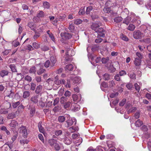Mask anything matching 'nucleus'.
Returning a JSON list of instances; mask_svg holds the SVG:
<instances>
[{"instance_id":"nucleus-61","label":"nucleus","mask_w":151,"mask_h":151,"mask_svg":"<svg viewBox=\"0 0 151 151\" xmlns=\"http://www.w3.org/2000/svg\"><path fill=\"white\" fill-rule=\"evenodd\" d=\"M146 29L145 30V32H150V30L151 29V26L149 25H147L146 26Z\"/></svg>"},{"instance_id":"nucleus-42","label":"nucleus","mask_w":151,"mask_h":151,"mask_svg":"<svg viewBox=\"0 0 151 151\" xmlns=\"http://www.w3.org/2000/svg\"><path fill=\"white\" fill-rule=\"evenodd\" d=\"M35 107L32 108L30 111V116H33L35 114Z\"/></svg>"},{"instance_id":"nucleus-49","label":"nucleus","mask_w":151,"mask_h":151,"mask_svg":"<svg viewBox=\"0 0 151 151\" xmlns=\"http://www.w3.org/2000/svg\"><path fill=\"white\" fill-rule=\"evenodd\" d=\"M62 130H58L55 132V134L57 136H59L62 134Z\"/></svg>"},{"instance_id":"nucleus-57","label":"nucleus","mask_w":151,"mask_h":151,"mask_svg":"<svg viewBox=\"0 0 151 151\" xmlns=\"http://www.w3.org/2000/svg\"><path fill=\"white\" fill-rule=\"evenodd\" d=\"M118 95V92H116L115 93H112L110 95V96L111 98H113L117 96Z\"/></svg>"},{"instance_id":"nucleus-38","label":"nucleus","mask_w":151,"mask_h":151,"mask_svg":"<svg viewBox=\"0 0 151 151\" xmlns=\"http://www.w3.org/2000/svg\"><path fill=\"white\" fill-rule=\"evenodd\" d=\"M73 106H74V108H73L72 107V109L74 111H77L79 110L80 109V106L78 105V104H74L73 105Z\"/></svg>"},{"instance_id":"nucleus-62","label":"nucleus","mask_w":151,"mask_h":151,"mask_svg":"<svg viewBox=\"0 0 151 151\" xmlns=\"http://www.w3.org/2000/svg\"><path fill=\"white\" fill-rule=\"evenodd\" d=\"M112 3L110 1H107L105 3V5L106 6H109L110 7L112 6Z\"/></svg>"},{"instance_id":"nucleus-53","label":"nucleus","mask_w":151,"mask_h":151,"mask_svg":"<svg viewBox=\"0 0 151 151\" xmlns=\"http://www.w3.org/2000/svg\"><path fill=\"white\" fill-rule=\"evenodd\" d=\"M126 99H124L121 101L119 103V105L120 106H123L126 103Z\"/></svg>"},{"instance_id":"nucleus-8","label":"nucleus","mask_w":151,"mask_h":151,"mask_svg":"<svg viewBox=\"0 0 151 151\" xmlns=\"http://www.w3.org/2000/svg\"><path fill=\"white\" fill-rule=\"evenodd\" d=\"M75 122V124H76V121L75 119H70V118L66 121L67 125V127H68L72 125Z\"/></svg>"},{"instance_id":"nucleus-3","label":"nucleus","mask_w":151,"mask_h":151,"mask_svg":"<svg viewBox=\"0 0 151 151\" xmlns=\"http://www.w3.org/2000/svg\"><path fill=\"white\" fill-rule=\"evenodd\" d=\"M19 132L22 134L23 137L26 138L27 137V133L26 127L23 126H21L20 128Z\"/></svg>"},{"instance_id":"nucleus-10","label":"nucleus","mask_w":151,"mask_h":151,"mask_svg":"<svg viewBox=\"0 0 151 151\" xmlns=\"http://www.w3.org/2000/svg\"><path fill=\"white\" fill-rule=\"evenodd\" d=\"M72 97L74 101H78L81 99V95L79 94L78 95L73 94L72 96Z\"/></svg>"},{"instance_id":"nucleus-44","label":"nucleus","mask_w":151,"mask_h":151,"mask_svg":"<svg viewBox=\"0 0 151 151\" xmlns=\"http://www.w3.org/2000/svg\"><path fill=\"white\" fill-rule=\"evenodd\" d=\"M8 113V111L7 109H0V113L1 114H5Z\"/></svg>"},{"instance_id":"nucleus-40","label":"nucleus","mask_w":151,"mask_h":151,"mask_svg":"<svg viewBox=\"0 0 151 151\" xmlns=\"http://www.w3.org/2000/svg\"><path fill=\"white\" fill-rule=\"evenodd\" d=\"M9 67L13 72H15L17 71L16 67L14 65H10Z\"/></svg>"},{"instance_id":"nucleus-6","label":"nucleus","mask_w":151,"mask_h":151,"mask_svg":"<svg viewBox=\"0 0 151 151\" xmlns=\"http://www.w3.org/2000/svg\"><path fill=\"white\" fill-rule=\"evenodd\" d=\"M70 78L71 80L73 81L72 84L73 83V84H78L81 82V78L79 77L75 76L73 77L72 76H71Z\"/></svg>"},{"instance_id":"nucleus-23","label":"nucleus","mask_w":151,"mask_h":151,"mask_svg":"<svg viewBox=\"0 0 151 151\" xmlns=\"http://www.w3.org/2000/svg\"><path fill=\"white\" fill-rule=\"evenodd\" d=\"M111 76L107 73H105L103 75V78L105 81H108L110 79Z\"/></svg>"},{"instance_id":"nucleus-15","label":"nucleus","mask_w":151,"mask_h":151,"mask_svg":"<svg viewBox=\"0 0 151 151\" xmlns=\"http://www.w3.org/2000/svg\"><path fill=\"white\" fill-rule=\"evenodd\" d=\"M143 122L140 119H139L136 121L135 123V126L136 127H139L143 124Z\"/></svg>"},{"instance_id":"nucleus-9","label":"nucleus","mask_w":151,"mask_h":151,"mask_svg":"<svg viewBox=\"0 0 151 151\" xmlns=\"http://www.w3.org/2000/svg\"><path fill=\"white\" fill-rule=\"evenodd\" d=\"M38 95H36L32 96L30 98V101L34 104H37L38 101Z\"/></svg>"},{"instance_id":"nucleus-4","label":"nucleus","mask_w":151,"mask_h":151,"mask_svg":"<svg viewBox=\"0 0 151 151\" xmlns=\"http://www.w3.org/2000/svg\"><path fill=\"white\" fill-rule=\"evenodd\" d=\"M60 35L62 38L65 40L70 39L72 37V35L71 34L65 32L61 33Z\"/></svg>"},{"instance_id":"nucleus-51","label":"nucleus","mask_w":151,"mask_h":151,"mask_svg":"<svg viewBox=\"0 0 151 151\" xmlns=\"http://www.w3.org/2000/svg\"><path fill=\"white\" fill-rule=\"evenodd\" d=\"M43 6L45 8L48 9L50 7L49 3L47 2H44L43 3Z\"/></svg>"},{"instance_id":"nucleus-18","label":"nucleus","mask_w":151,"mask_h":151,"mask_svg":"<svg viewBox=\"0 0 151 151\" xmlns=\"http://www.w3.org/2000/svg\"><path fill=\"white\" fill-rule=\"evenodd\" d=\"M8 72L7 70H2L0 73V75L1 76L3 77L4 76L8 75Z\"/></svg>"},{"instance_id":"nucleus-19","label":"nucleus","mask_w":151,"mask_h":151,"mask_svg":"<svg viewBox=\"0 0 151 151\" xmlns=\"http://www.w3.org/2000/svg\"><path fill=\"white\" fill-rule=\"evenodd\" d=\"M45 15L44 12L42 11H40L37 14V16L38 18H42Z\"/></svg>"},{"instance_id":"nucleus-30","label":"nucleus","mask_w":151,"mask_h":151,"mask_svg":"<svg viewBox=\"0 0 151 151\" xmlns=\"http://www.w3.org/2000/svg\"><path fill=\"white\" fill-rule=\"evenodd\" d=\"M57 85H60L62 83H63V84H65V81L63 79H62V80H58L56 81H55L54 82Z\"/></svg>"},{"instance_id":"nucleus-22","label":"nucleus","mask_w":151,"mask_h":151,"mask_svg":"<svg viewBox=\"0 0 151 151\" xmlns=\"http://www.w3.org/2000/svg\"><path fill=\"white\" fill-rule=\"evenodd\" d=\"M18 125V124L17 122V121L14 120L12 121L9 124L10 127H15L16 126H17Z\"/></svg>"},{"instance_id":"nucleus-21","label":"nucleus","mask_w":151,"mask_h":151,"mask_svg":"<svg viewBox=\"0 0 151 151\" xmlns=\"http://www.w3.org/2000/svg\"><path fill=\"white\" fill-rule=\"evenodd\" d=\"M114 20L116 23H119L122 20V18L121 17H115Z\"/></svg>"},{"instance_id":"nucleus-24","label":"nucleus","mask_w":151,"mask_h":151,"mask_svg":"<svg viewBox=\"0 0 151 151\" xmlns=\"http://www.w3.org/2000/svg\"><path fill=\"white\" fill-rule=\"evenodd\" d=\"M30 95V93L29 91H25L24 92L23 97L24 98H26L29 97Z\"/></svg>"},{"instance_id":"nucleus-59","label":"nucleus","mask_w":151,"mask_h":151,"mask_svg":"<svg viewBox=\"0 0 151 151\" xmlns=\"http://www.w3.org/2000/svg\"><path fill=\"white\" fill-rule=\"evenodd\" d=\"M136 55L137 57L138 58V59H140L141 60H142L143 58L142 55L139 52H137L136 53Z\"/></svg>"},{"instance_id":"nucleus-11","label":"nucleus","mask_w":151,"mask_h":151,"mask_svg":"<svg viewBox=\"0 0 151 151\" xmlns=\"http://www.w3.org/2000/svg\"><path fill=\"white\" fill-rule=\"evenodd\" d=\"M141 60L138 59V58L135 57L134 62V64L135 66H138L141 65Z\"/></svg>"},{"instance_id":"nucleus-36","label":"nucleus","mask_w":151,"mask_h":151,"mask_svg":"<svg viewBox=\"0 0 151 151\" xmlns=\"http://www.w3.org/2000/svg\"><path fill=\"white\" fill-rule=\"evenodd\" d=\"M2 148L3 151H8L9 149V146L7 145V144H6V143H5L3 146Z\"/></svg>"},{"instance_id":"nucleus-46","label":"nucleus","mask_w":151,"mask_h":151,"mask_svg":"<svg viewBox=\"0 0 151 151\" xmlns=\"http://www.w3.org/2000/svg\"><path fill=\"white\" fill-rule=\"evenodd\" d=\"M128 75L131 79H136V75L134 73H132L130 74L129 73Z\"/></svg>"},{"instance_id":"nucleus-7","label":"nucleus","mask_w":151,"mask_h":151,"mask_svg":"<svg viewBox=\"0 0 151 151\" xmlns=\"http://www.w3.org/2000/svg\"><path fill=\"white\" fill-rule=\"evenodd\" d=\"M102 25V24L101 22H99L97 23H94L91 26L92 29L94 31H97V29H99V27Z\"/></svg>"},{"instance_id":"nucleus-64","label":"nucleus","mask_w":151,"mask_h":151,"mask_svg":"<svg viewBox=\"0 0 151 151\" xmlns=\"http://www.w3.org/2000/svg\"><path fill=\"white\" fill-rule=\"evenodd\" d=\"M134 86L135 87V89L138 92H139L140 89V87L139 85H138L137 83L134 84Z\"/></svg>"},{"instance_id":"nucleus-60","label":"nucleus","mask_w":151,"mask_h":151,"mask_svg":"<svg viewBox=\"0 0 151 151\" xmlns=\"http://www.w3.org/2000/svg\"><path fill=\"white\" fill-rule=\"evenodd\" d=\"M136 110V108L135 107H132L130 108L128 111V113L135 111Z\"/></svg>"},{"instance_id":"nucleus-26","label":"nucleus","mask_w":151,"mask_h":151,"mask_svg":"<svg viewBox=\"0 0 151 151\" xmlns=\"http://www.w3.org/2000/svg\"><path fill=\"white\" fill-rule=\"evenodd\" d=\"M70 49L68 48V49H67L66 50V54L67 55H70L71 56H72L74 55V54H75V52H74V51L73 50H71V51L72 52V54H70L69 52V51H70Z\"/></svg>"},{"instance_id":"nucleus-39","label":"nucleus","mask_w":151,"mask_h":151,"mask_svg":"<svg viewBox=\"0 0 151 151\" xmlns=\"http://www.w3.org/2000/svg\"><path fill=\"white\" fill-rule=\"evenodd\" d=\"M93 11V8L91 6L88 7L86 9V13L87 14H89L90 12Z\"/></svg>"},{"instance_id":"nucleus-28","label":"nucleus","mask_w":151,"mask_h":151,"mask_svg":"<svg viewBox=\"0 0 151 151\" xmlns=\"http://www.w3.org/2000/svg\"><path fill=\"white\" fill-rule=\"evenodd\" d=\"M77 145H72L70 148L72 151H78V150Z\"/></svg>"},{"instance_id":"nucleus-31","label":"nucleus","mask_w":151,"mask_h":151,"mask_svg":"<svg viewBox=\"0 0 151 151\" xmlns=\"http://www.w3.org/2000/svg\"><path fill=\"white\" fill-rule=\"evenodd\" d=\"M135 28V26L134 25L132 24H130L127 28V29L131 31H133Z\"/></svg>"},{"instance_id":"nucleus-50","label":"nucleus","mask_w":151,"mask_h":151,"mask_svg":"<svg viewBox=\"0 0 151 151\" xmlns=\"http://www.w3.org/2000/svg\"><path fill=\"white\" fill-rule=\"evenodd\" d=\"M53 146L54 147L55 150H59L60 149V147L59 145L57 143V142L56 143L54 144Z\"/></svg>"},{"instance_id":"nucleus-27","label":"nucleus","mask_w":151,"mask_h":151,"mask_svg":"<svg viewBox=\"0 0 151 151\" xmlns=\"http://www.w3.org/2000/svg\"><path fill=\"white\" fill-rule=\"evenodd\" d=\"M28 26L32 30H35L36 28L34 26V24L33 23L29 22L28 23Z\"/></svg>"},{"instance_id":"nucleus-32","label":"nucleus","mask_w":151,"mask_h":151,"mask_svg":"<svg viewBox=\"0 0 151 151\" xmlns=\"http://www.w3.org/2000/svg\"><path fill=\"white\" fill-rule=\"evenodd\" d=\"M67 98L64 96H63L60 99V102L62 104H65V102L67 101Z\"/></svg>"},{"instance_id":"nucleus-45","label":"nucleus","mask_w":151,"mask_h":151,"mask_svg":"<svg viewBox=\"0 0 151 151\" xmlns=\"http://www.w3.org/2000/svg\"><path fill=\"white\" fill-rule=\"evenodd\" d=\"M69 129L70 131L73 132L77 131L78 130V127L77 126L72 127H71L69 128Z\"/></svg>"},{"instance_id":"nucleus-47","label":"nucleus","mask_w":151,"mask_h":151,"mask_svg":"<svg viewBox=\"0 0 151 151\" xmlns=\"http://www.w3.org/2000/svg\"><path fill=\"white\" fill-rule=\"evenodd\" d=\"M71 104V103L70 101H68L65 103L64 104V107L65 109H67V108H69V107H70Z\"/></svg>"},{"instance_id":"nucleus-29","label":"nucleus","mask_w":151,"mask_h":151,"mask_svg":"<svg viewBox=\"0 0 151 151\" xmlns=\"http://www.w3.org/2000/svg\"><path fill=\"white\" fill-rule=\"evenodd\" d=\"M64 143L67 145H69L70 144L71 142V141L67 137H65L64 140Z\"/></svg>"},{"instance_id":"nucleus-55","label":"nucleus","mask_w":151,"mask_h":151,"mask_svg":"<svg viewBox=\"0 0 151 151\" xmlns=\"http://www.w3.org/2000/svg\"><path fill=\"white\" fill-rule=\"evenodd\" d=\"M36 84L35 83H31L30 86V89L32 91H34L35 89V87L36 86Z\"/></svg>"},{"instance_id":"nucleus-14","label":"nucleus","mask_w":151,"mask_h":151,"mask_svg":"<svg viewBox=\"0 0 151 151\" xmlns=\"http://www.w3.org/2000/svg\"><path fill=\"white\" fill-rule=\"evenodd\" d=\"M38 126L40 132L43 133L44 132L45 130L44 128L42 127L41 122H40L38 123Z\"/></svg>"},{"instance_id":"nucleus-5","label":"nucleus","mask_w":151,"mask_h":151,"mask_svg":"<svg viewBox=\"0 0 151 151\" xmlns=\"http://www.w3.org/2000/svg\"><path fill=\"white\" fill-rule=\"evenodd\" d=\"M95 31L97 33L98 37H104L105 36V30L103 28L100 27L97 29V31Z\"/></svg>"},{"instance_id":"nucleus-35","label":"nucleus","mask_w":151,"mask_h":151,"mask_svg":"<svg viewBox=\"0 0 151 151\" xmlns=\"http://www.w3.org/2000/svg\"><path fill=\"white\" fill-rule=\"evenodd\" d=\"M29 73H31L35 74L36 72V68L35 66H32L29 70Z\"/></svg>"},{"instance_id":"nucleus-41","label":"nucleus","mask_w":151,"mask_h":151,"mask_svg":"<svg viewBox=\"0 0 151 151\" xmlns=\"http://www.w3.org/2000/svg\"><path fill=\"white\" fill-rule=\"evenodd\" d=\"M104 12L105 13H108L110 12L111 10L109 7H105L103 9Z\"/></svg>"},{"instance_id":"nucleus-56","label":"nucleus","mask_w":151,"mask_h":151,"mask_svg":"<svg viewBox=\"0 0 151 151\" xmlns=\"http://www.w3.org/2000/svg\"><path fill=\"white\" fill-rule=\"evenodd\" d=\"M20 102L19 101L14 102L12 103V106L14 108H16L19 104Z\"/></svg>"},{"instance_id":"nucleus-54","label":"nucleus","mask_w":151,"mask_h":151,"mask_svg":"<svg viewBox=\"0 0 151 151\" xmlns=\"http://www.w3.org/2000/svg\"><path fill=\"white\" fill-rule=\"evenodd\" d=\"M109 60V57L103 58L102 59L101 61L103 63H106L108 62Z\"/></svg>"},{"instance_id":"nucleus-12","label":"nucleus","mask_w":151,"mask_h":151,"mask_svg":"<svg viewBox=\"0 0 151 151\" xmlns=\"http://www.w3.org/2000/svg\"><path fill=\"white\" fill-rule=\"evenodd\" d=\"M51 61L50 66L51 67L53 66L56 62V59L55 57L52 56L50 58Z\"/></svg>"},{"instance_id":"nucleus-58","label":"nucleus","mask_w":151,"mask_h":151,"mask_svg":"<svg viewBox=\"0 0 151 151\" xmlns=\"http://www.w3.org/2000/svg\"><path fill=\"white\" fill-rule=\"evenodd\" d=\"M50 63L49 60H46L45 63V66L46 68H48L50 65Z\"/></svg>"},{"instance_id":"nucleus-34","label":"nucleus","mask_w":151,"mask_h":151,"mask_svg":"<svg viewBox=\"0 0 151 151\" xmlns=\"http://www.w3.org/2000/svg\"><path fill=\"white\" fill-rule=\"evenodd\" d=\"M82 20L80 19H77L74 20V23L75 24L78 25L82 23Z\"/></svg>"},{"instance_id":"nucleus-43","label":"nucleus","mask_w":151,"mask_h":151,"mask_svg":"<svg viewBox=\"0 0 151 151\" xmlns=\"http://www.w3.org/2000/svg\"><path fill=\"white\" fill-rule=\"evenodd\" d=\"M18 133L16 132L14 133V135L12 137L11 139L13 142H14L16 139L18 137Z\"/></svg>"},{"instance_id":"nucleus-17","label":"nucleus","mask_w":151,"mask_h":151,"mask_svg":"<svg viewBox=\"0 0 151 151\" xmlns=\"http://www.w3.org/2000/svg\"><path fill=\"white\" fill-rule=\"evenodd\" d=\"M57 141L54 139H50L48 141V142L50 145L52 147L53 146L56 142Z\"/></svg>"},{"instance_id":"nucleus-16","label":"nucleus","mask_w":151,"mask_h":151,"mask_svg":"<svg viewBox=\"0 0 151 151\" xmlns=\"http://www.w3.org/2000/svg\"><path fill=\"white\" fill-rule=\"evenodd\" d=\"M42 89V86L40 85H39L37 87L35 90V92L37 94H38L41 91Z\"/></svg>"},{"instance_id":"nucleus-52","label":"nucleus","mask_w":151,"mask_h":151,"mask_svg":"<svg viewBox=\"0 0 151 151\" xmlns=\"http://www.w3.org/2000/svg\"><path fill=\"white\" fill-rule=\"evenodd\" d=\"M82 139L80 137L78 138V140L74 142L76 144H77V145H79L82 143Z\"/></svg>"},{"instance_id":"nucleus-13","label":"nucleus","mask_w":151,"mask_h":151,"mask_svg":"<svg viewBox=\"0 0 151 151\" xmlns=\"http://www.w3.org/2000/svg\"><path fill=\"white\" fill-rule=\"evenodd\" d=\"M131 20V18L130 16H127L123 21V23L128 25L130 22Z\"/></svg>"},{"instance_id":"nucleus-63","label":"nucleus","mask_w":151,"mask_h":151,"mask_svg":"<svg viewBox=\"0 0 151 151\" xmlns=\"http://www.w3.org/2000/svg\"><path fill=\"white\" fill-rule=\"evenodd\" d=\"M45 70L43 68H41L37 71V73L38 75H40L43 73Z\"/></svg>"},{"instance_id":"nucleus-48","label":"nucleus","mask_w":151,"mask_h":151,"mask_svg":"<svg viewBox=\"0 0 151 151\" xmlns=\"http://www.w3.org/2000/svg\"><path fill=\"white\" fill-rule=\"evenodd\" d=\"M68 28L71 32H73L75 28L73 24H70Z\"/></svg>"},{"instance_id":"nucleus-2","label":"nucleus","mask_w":151,"mask_h":151,"mask_svg":"<svg viewBox=\"0 0 151 151\" xmlns=\"http://www.w3.org/2000/svg\"><path fill=\"white\" fill-rule=\"evenodd\" d=\"M133 36L135 39H138L144 36V34L139 30L134 31V32Z\"/></svg>"},{"instance_id":"nucleus-33","label":"nucleus","mask_w":151,"mask_h":151,"mask_svg":"<svg viewBox=\"0 0 151 151\" xmlns=\"http://www.w3.org/2000/svg\"><path fill=\"white\" fill-rule=\"evenodd\" d=\"M58 121L60 122H63L65 120V118L63 116H60L58 117Z\"/></svg>"},{"instance_id":"nucleus-25","label":"nucleus","mask_w":151,"mask_h":151,"mask_svg":"<svg viewBox=\"0 0 151 151\" xmlns=\"http://www.w3.org/2000/svg\"><path fill=\"white\" fill-rule=\"evenodd\" d=\"M120 37L123 40L125 41H127L129 40L127 37L122 33L120 34Z\"/></svg>"},{"instance_id":"nucleus-1","label":"nucleus","mask_w":151,"mask_h":151,"mask_svg":"<svg viewBox=\"0 0 151 151\" xmlns=\"http://www.w3.org/2000/svg\"><path fill=\"white\" fill-rule=\"evenodd\" d=\"M90 58L91 59V63L93 65L96 66V65L95 63H98L101 60V58L100 57H96L94 55H93L90 56Z\"/></svg>"},{"instance_id":"nucleus-20","label":"nucleus","mask_w":151,"mask_h":151,"mask_svg":"<svg viewBox=\"0 0 151 151\" xmlns=\"http://www.w3.org/2000/svg\"><path fill=\"white\" fill-rule=\"evenodd\" d=\"M73 68V66L72 64H69L67 65L65 67V70H71Z\"/></svg>"},{"instance_id":"nucleus-37","label":"nucleus","mask_w":151,"mask_h":151,"mask_svg":"<svg viewBox=\"0 0 151 151\" xmlns=\"http://www.w3.org/2000/svg\"><path fill=\"white\" fill-rule=\"evenodd\" d=\"M99 47L98 45H94L91 48V50L93 51L99 50Z\"/></svg>"}]
</instances>
